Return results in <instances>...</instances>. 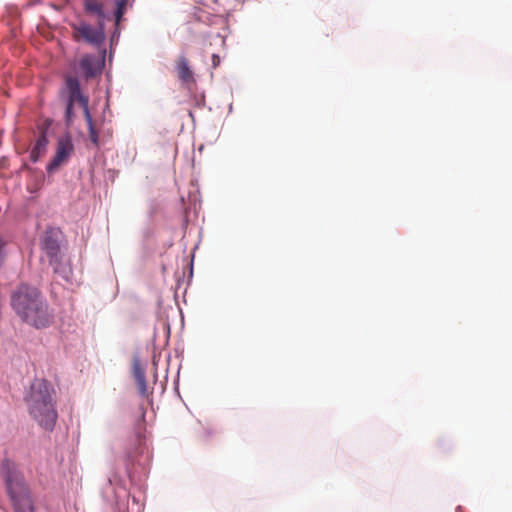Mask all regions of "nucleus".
<instances>
[{
    "label": "nucleus",
    "instance_id": "f257e3e1",
    "mask_svg": "<svg viewBox=\"0 0 512 512\" xmlns=\"http://www.w3.org/2000/svg\"><path fill=\"white\" fill-rule=\"evenodd\" d=\"M11 305L24 322L37 329L46 328L52 323L49 305L35 287L21 284L11 296Z\"/></svg>",
    "mask_w": 512,
    "mask_h": 512
},
{
    "label": "nucleus",
    "instance_id": "f03ea898",
    "mask_svg": "<svg viewBox=\"0 0 512 512\" xmlns=\"http://www.w3.org/2000/svg\"><path fill=\"white\" fill-rule=\"evenodd\" d=\"M28 413L37 424L52 431L58 419L56 409V392L45 379H35L24 397Z\"/></svg>",
    "mask_w": 512,
    "mask_h": 512
},
{
    "label": "nucleus",
    "instance_id": "7ed1b4c3",
    "mask_svg": "<svg viewBox=\"0 0 512 512\" xmlns=\"http://www.w3.org/2000/svg\"><path fill=\"white\" fill-rule=\"evenodd\" d=\"M73 39L77 42L83 41L95 47L101 46L106 39L105 24L95 21V24L89 23L84 18H79L76 22L70 24Z\"/></svg>",
    "mask_w": 512,
    "mask_h": 512
},
{
    "label": "nucleus",
    "instance_id": "20e7f679",
    "mask_svg": "<svg viewBox=\"0 0 512 512\" xmlns=\"http://www.w3.org/2000/svg\"><path fill=\"white\" fill-rule=\"evenodd\" d=\"M41 247L53 267L54 273L68 280L71 276V268L62 262L58 240L51 232H46L41 241Z\"/></svg>",
    "mask_w": 512,
    "mask_h": 512
},
{
    "label": "nucleus",
    "instance_id": "39448f33",
    "mask_svg": "<svg viewBox=\"0 0 512 512\" xmlns=\"http://www.w3.org/2000/svg\"><path fill=\"white\" fill-rule=\"evenodd\" d=\"M7 490L15 512H35L31 492L23 481L9 479Z\"/></svg>",
    "mask_w": 512,
    "mask_h": 512
},
{
    "label": "nucleus",
    "instance_id": "423d86ee",
    "mask_svg": "<svg viewBox=\"0 0 512 512\" xmlns=\"http://www.w3.org/2000/svg\"><path fill=\"white\" fill-rule=\"evenodd\" d=\"M65 87L67 90V106L65 112V122L67 126H71L75 115L73 113V106L75 103H78L83 111V115L85 116V111L89 110V99L87 96L83 95L80 89V84L77 78L68 76L65 80Z\"/></svg>",
    "mask_w": 512,
    "mask_h": 512
},
{
    "label": "nucleus",
    "instance_id": "0eeeda50",
    "mask_svg": "<svg viewBox=\"0 0 512 512\" xmlns=\"http://www.w3.org/2000/svg\"><path fill=\"white\" fill-rule=\"evenodd\" d=\"M74 150V145L69 136L58 140L55 155L47 166L48 172L56 171L61 165L66 163Z\"/></svg>",
    "mask_w": 512,
    "mask_h": 512
},
{
    "label": "nucleus",
    "instance_id": "6e6552de",
    "mask_svg": "<svg viewBox=\"0 0 512 512\" xmlns=\"http://www.w3.org/2000/svg\"><path fill=\"white\" fill-rule=\"evenodd\" d=\"M83 11L86 16L95 18V21L104 24L108 18L102 0H83Z\"/></svg>",
    "mask_w": 512,
    "mask_h": 512
},
{
    "label": "nucleus",
    "instance_id": "1a4fd4ad",
    "mask_svg": "<svg viewBox=\"0 0 512 512\" xmlns=\"http://www.w3.org/2000/svg\"><path fill=\"white\" fill-rule=\"evenodd\" d=\"M132 374L135 379L137 389L142 397L148 398L149 391L145 377V370L141 364L138 356H134L132 359Z\"/></svg>",
    "mask_w": 512,
    "mask_h": 512
},
{
    "label": "nucleus",
    "instance_id": "9d476101",
    "mask_svg": "<svg viewBox=\"0 0 512 512\" xmlns=\"http://www.w3.org/2000/svg\"><path fill=\"white\" fill-rule=\"evenodd\" d=\"M175 69L179 80L186 85L194 84V72L189 65L188 59L184 55H180L175 62Z\"/></svg>",
    "mask_w": 512,
    "mask_h": 512
},
{
    "label": "nucleus",
    "instance_id": "9b49d317",
    "mask_svg": "<svg viewBox=\"0 0 512 512\" xmlns=\"http://www.w3.org/2000/svg\"><path fill=\"white\" fill-rule=\"evenodd\" d=\"M47 145H48V139H47L45 133H42L38 137L34 147L31 150L30 159L33 162H37L39 160V158L46 152Z\"/></svg>",
    "mask_w": 512,
    "mask_h": 512
},
{
    "label": "nucleus",
    "instance_id": "f8f14e48",
    "mask_svg": "<svg viewBox=\"0 0 512 512\" xmlns=\"http://www.w3.org/2000/svg\"><path fill=\"white\" fill-rule=\"evenodd\" d=\"M85 120H86V123L88 126L89 139H90L91 143L94 146L99 147V145H100L99 134H98L96 124L92 118L90 111H85Z\"/></svg>",
    "mask_w": 512,
    "mask_h": 512
},
{
    "label": "nucleus",
    "instance_id": "ddd939ff",
    "mask_svg": "<svg viewBox=\"0 0 512 512\" xmlns=\"http://www.w3.org/2000/svg\"><path fill=\"white\" fill-rule=\"evenodd\" d=\"M93 61V57L89 55L83 56L80 61V68L87 78L93 77L96 74V71L93 67Z\"/></svg>",
    "mask_w": 512,
    "mask_h": 512
},
{
    "label": "nucleus",
    "instance_id": "4468645a",
    "mask_svg": "<svg viewBox=\"0 0 512 512\" xmlns=\"http://www.w3.org/2000/svg\"><path fill=\"white\" fill-rule=\"evenodd\" d=\"M116 11H115V21L116 24H118L121 21V18L123 17L126 6H127V0H117L116 1Z\"/></svg>",
    "mask_w": 512,
    "mask_h": 512
},
{
    "label": "nucleus",
    "instance_id": "2eb2a0df",
    "mask_svg": "<svg viewBox=\"0 0 512 512\" xmlns=\"http://www.w3.org/2000/svg\"><path fill=\"white\" fill-rule=\"evenodd\" d=\"M220 65V57L217 54L212 55V66L217 68Z\"/></svg>",
    "mask_w": 512,
    "mask_h": 512
},
{
    "label": "nucleus",
    "instance_id": "dca6fc26",
    "mask_svg": "<svg viewBox=\"0 0 512 512\" xmlns=\"http://www.w3.org/2000/svg\"><path fill=\"white\" fill-rule=\"evenodd\" d=\"M3 247H4V242H3V240L0 238V264L2 263L3 258H4Z\"/></svg>",
    "mask_w": 512,
    "mask_h": 512
}]
</instances>
